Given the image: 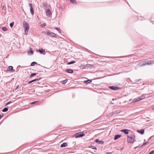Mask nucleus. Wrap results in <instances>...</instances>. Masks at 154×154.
I'll list each match as a JSON object with an SVG mask.
<instances>
[{
  "instance_id": "f03ea898",
  "label": "nucleus",
  "mask_w": 154,
  "mask_h": 154,
  "mask_svg": "<svg viewBox=\"0 0 154 154\" xmlns=\"http://www.w3.org/2000/svg\"><path fill=\"white\" fill-rule=\"evenodd\" d=\"M145 97L144 96H141L139 98H137L134 99L133 101H132V103L135 102H136L140 101L141 100L143 99Z\"/></svg>"
},
{
  "instance_id": "2eb2a0df",
  "label": "nucleus",
  "mask_w": 154,
  "mask_h": 154,
  "mask_svg": "<svg viewBox=\"0 0 154 154\" xmlns=\"http://www.w3.org/2000/svg\"><path fill=\"white\" fill-rule=\"evenodd\" d=\"M8 110V109L7 108H5L2 110V111L3 112H7Z\"/></svg>"
},
{
  "instance_id": "473e14b6",
  "label": "nucleus",
  "mask_w": 154,
  "mask_h": 154,
  "mask_svg": "<svg viewBox=\"0 0 154 154\" xmlns=\"http://www.w3.org/2000/svg\"><path fill=\"white\" fill-rule=\"evenodd\" d=\"M146 143H145V144H143V145H145V144H146Z\"/></svg>"
},
{
  "instance_id": "f3484780",
  "label": "nucleus",
  "mask_w": 154,
  "mask_h": 154,
  "mask_svg": "<svg viewBox=\"0 0 154 154\" xmlns=\"http://www.w3.org/2000/svg\"><path fill=\"white\" fill-rule=\"evenodd\" d=\"M13 69V67L12 66H9V67H8V70H9V71H10V70H11Z\"/></svg>"
},
{
  "instance_id": "9d476101",
  "label": "nucleus",
  "mask_w": 154,
  "mask_h": 154,
  "mask_svg": "<svg viewBox=\"0 0 154 154\" xmlns=\"http://www.w3.org/2000/svg\"><path fill=\"white\" fill-rule=\"evenodd\" d=\"M67 146V143H62L60 146L61 147H66Z\"/></svg>"
},
{
  "instance_id": "20e7f679",
  "label": "nucleus",
  "mask_w": 154,
  "mask_h": 154,
  "mask_svg": "<svg viewBox=\"0 0 154 154\" xmlns=\"http://www.w3.org/2000/svg\"><path fill=\"white\" fill-rule=\"evenodd\" d=\"M45 32L47 35L49 36L53 37L56 36V35L53 32H49L48 31H47Z\"/></svg>"
},
{
  "instance_id": "39448f33",
  "label": "nucleus",
  "mask_w": 154,
  "mask_h": 154,
  "mask_svg": "<svg viewBox=\"0 0 154 154\" xmlns=\"http://www.w3.org/2000/svg\"><path fill=\"white\" fill-rule=\"evenodd\" d=\"M129 130L128 129L122 130L121 131L125 133V134H128Z\"/></svg>"
},
{
  "instance_id": "0eeeda50",
  "label": "nucleus",
  "mask_w": 154,
  "mask_h": 154,
  "mask_svg": "<svg viewBox=\"0 0 154 154\" xmlns=\"http://www.w3.org/2000/svg\"><path fill=\"white\" fill-rule=\"evenodd\" d=\"M95 141L97 143H98L99 144H103L104 142L103 141L101 140H99V139H97L95 140Z\"/></svg>"
},
{
  "instance_id": "cd10ccee",
  "label": "nucleus",
  "mask_w": 154,
  "mask_h": 154,
  "mask_svg": "<svg viewBox=\"0 0 154 154\" xmlns=\"http://www.w3.org/2000/svg\"><path fill=\"white\" fill-rule=\"evenodd\" d=\"M70 1L73 3H74L75 2V0H70Z\"/></svg>"
},
{
  "instance_id": "c756f323",
  "label": "nucleus",
  "mask_w": 154,
  "mask_h": 154,
  "mask_svg": "<svg viewBox=\"0 0 154 154\" xmlns=\"http://www.w3.org/2000/svg\"><path fill=\"white\" fill-rule=\"evenodd\" d=\"M3 116V115H0V119Z\"/></svg>"
},
{
  "instance_id": "412c9836",
  "label": "nucleus",
  "mask_w": 154,
  "mask_h": 154,
  "mask_svg": "<svg viewBox=\"0 0 154 154\" xmlns=\"http://www.w3.org/2000/svg\"><path fill=\"white\" fill-rule=\"evenodd\" d=\"M36 64V63L35 62H32L31 63V66H34L35 65V64Z\"/></svg>"
},
{
  "instance_id": "5701e85b",
  "label": "nucleus",
  "mask_w": 154,
  "mask_h": 154,
  "mask_svg": "<svg viewBox=\"0 0 154 154\" xmlns=\"http://www.w3.org/2000/svg\"><path fill=\"white\" fill-rule=\"evenodd\" d=\"M67 80H63V81H62L61 82L62 84H64L66 82H67Z\"/></svg>"
},
{
  "instance_id": "393cba45",
  "label": "nucleus",
  "mask_w": 154,
  "mask_h": 154,
  "mask_svg": "<svg viewBox=\"0 0 154 154\" xmlns=\"http://www.w3.org/2000/svg\"><path fill=\"white\" fill-rule=\"evenodd\" d=\"M2 29L4 31H6L7 30V29L6 27H4L2 28Z\"/></svg>"
},
{
  "instance_id": "bb28decb",
  "label": "nucleus",
  "mask_w": 154,
  "mask_h": 154,
  "mask_svg": "<svg viewBox=\"0 0 154 154\" xmlns=\"http://www.w3.org/2000/svg\"><path fill=\"white\" fill-rule=\"evenodd\" d=\"M36 75V73H32L31 74V77L33 76L34 75Z\"/></svg>"
},
{
  "instance_id": "6ab92c4d",
  "label": "nucleus",
  "mask_w": 154,
  "mask_h": 154,
  "mask_svg": "<svg viewBox=\"0 0 154 154\" xmlns=\"http://www.w3.org/2000/svg\"><path fill=\"white\" fill-rule=\"evenodd\" d=\"M75 63V62L74 61H72L70 62H69L67 64H73Z\"/></svg>"
},
{
  "instance_id": "7ed1b4c3",
  "label": "nucleus",
  "mask_w": 154,
  "mask_h": 154,
  "mask_svg": "<svg viewBox=\"0 0 154 154\" xmlns=\"http://www.w3.org/2000/svg\"><path fill=\"white\" fill-rule=\"evenodd\" d=\"M84 133L81 134L80 133H77L74 135V136L75 138L79 137H82L85 135Z\"/></svg>"
},
{
  "instance_id": "9b49d317",
  "label": "nucleus",
  "mask_w": 154,
  "mask_h": 154,
  "mask_svg": "<svg viewBox=\"0 0 154 154\" xmlns=\"http://www.w3.org/2000/svg\"><path fill=\"white\" fill-rule=\"evenodd\" d=\"M110 88L112 90H116L118 89V88H117V87H114V86L110 87Z\"/></svg>"
},
{
  "instance_id": "a211bd4d",
  "label": "nucleus",
  "mask_w": 154,
  "mask_h": 154,
  "mask_svg": "<svg viewBox=\"0 0 154 154\" xmlns=\"http://www.w3.org/2000/svg\"><path fill=\"white\" fill-rule=\"evenodd\" d=\"M39 52L41 53L44 52L45 51V50L43 49H41V50H39Z\"/></svg>"
},
{
  "instance_id": "f257e3e1",
  "label": "nucleus",
  "mask_w": 154,
  "mask_h": 154,
  "mask_svg": "<svg viewBox=\"0 0 154 154\" xmlns=\"http://www.w3.org/2000/svg\"><path fill=\"white\" fill-rule=\"evenodd\" d=\"M23 26L25 28V32L26 34H27L28 32V29L29 28V25L26 23H23Z\"/></svg>"
},
{
  "instance_id": "72a5a7b5",
  "label": "nucleus",
  "mask_w": 154,
  "mask_h": 154,
  "mask_svg": "<svg viewBox=\"0 0 154 154\" xmlns=\"http://www.w3.org/2000/svg\"><path fill=\"white\" fill-rule=\"evenodd\" d=\"M34 103V102L32 103V104H33Z\"/></svg>"
},
{
  "instance_id": "6e6552de",
  "label": "nucleus",
  "mask_w": 154,
  "mask_h": 154,
  "mask_svg": "<svg viewBox=\"0 0 154 154\" xmlns=\"http://www.w3.org/2000/svg\"><path fill=\"white\" fill-rule=\"evenodd\" d=\"M137 131L138 132L141 134H143L144 132V131L143 129H141L140 130H137Z\"/></svg>"
},
{
  "instance_id": "1a4fd4ad",
  "label": "nucleus",
  "mask_w": 154,
  "mask_h": 154,
  "mask_svg": "<svg viewBox=\"0 0 154 154\" xmlns=\"http://www.w3.org/2000/svg\"><path fill=\"white\" fill-rule=\"evenodd\" d=\"M31 7V8H30V11L31 12V13L32 14H33V13H34V12L33 11V10H32V5L31 4H30L29 5Z\"/></svg>"
},
{
  "instance_id": "2f4dec72",
  "label": "nucleus",
  "mask_w": 154,
  "mask_h": 154,
  "mask_svg": "<svg viewBox=\"0 0 154 154\" xmlns=\"http://www.w3.org/2000/svg\"><path fill=\"white\" fill-rule=\"evenodd\" d=\"M94 149H97V148H94Z\"/></svg>"
},
{
  "instance_id": "aec40b11",
  "label": "nucleus",
  "mask_w": 154,
  "mask_h": 154,
  "mask_svg": "<svg viewBox=\"0 0 154 154\" xmlns=\"http://www.w3.org/2000/svg\"><path fill=\"white\" fill-rule=\"evenodd\" d=\"M14 25V22H12L11 23H10V26H11V27L12 28L13 26Z\"/></svg>"
},
{
  "instance_id": "a878e982",
  "label": "nucleus",
  "mask_w": 154,
  "mask_h": 154,
  "mask_svg": "<svg viewBox=\"0 0 154 154\" xmlns=\"http://www.w3.org/2000/svg\"><path fill=\"white\" fill-rule=\"evenodd\" d=\"M154 154V151H152L149 154Z\"/></svg>"
},
{
  "instance_id": "7c9ffc66",
  "label": "nucleus",
  "mask_w": 154,
  "mask_h": 154,
  "mask_svg": "<svg viewBox=\"0 0 154 154\" xmlns=\"http://www.w3.org/2000/svg\"><path fill=\"white\" fill-rule=\"evenodd\" d=\"M9 103H7L6 105H7Z\"/></svg>"
},
{
  "instance_id": "423d86ee",
  "label": "nucleus",
  "mask_w": 154,
  "mask_h": 154,
  "mask_svg": "<svg viewBox=\"0 0 154 154\" xmlns=\"http://www.w3.org/2000/svg\"><path fill=\"white\" fill-rule=\"evenodd\" d=\"M129 142L133 143L134 141V139L132 137H129L128 138Z\"/></svg>"
},
{
  "instance_id": "4468645a",
  "label": "nucleus",
  "mask_w": 154,
  "mask_h": 154,
  "mask_svg": "<svg viewBox=\"0 0 154 154\" xmlns=\"http://www.w3.org/2000/svg\"><path fill=\"white\" fill-rule=\"evenodd\" d=\"M92 81L90 80H88L87 81H85L84 82L85 83L88 84L91 82Z\"/></svg>"
},
{
  "instance_id": "4be33fe9",
  "label": "nucleus",
  "mask_w": 154,
  "mask_h": 154,
  "mask_svg": "<svg viewBox=\"0 0 154 154\" xmlns=\"http://www.w3.org/2000/svg\"><path fill=\"white\" fill-rule=\"evenodd\" d=\"M28 53L30 54H32L33 52L32 50H30V51L28 52Z\"/></svg>"
},
{
  "instance_id": "b1692460",
  "label": "nucleus",
  "mask_w": 154,
  "mask_h": 154,
  "mask_svg": "<svg viewBox=\"0 0 154 154\" xmlns=\"http://www.w3.org/2000/svg\"><path fill=\"white\" fill-rule=\"evenodd\" d=\"M37 79H34V80H32L31 81H30L28 83H29V84H30L32 82L35 81H36V80H37Z\"/></svg>"
},
{
  "instance_id": "dca6fc26",
  "label": "nucleus",
  "mask_w": 154,
  "mask_h": 154,
  "mask_svg": "<svg viewBox=\"0 0 154 154\" xmlns=\"http://www.w3.org/2000/svg\"><path fill=\"white\" fill-rule=\"evenodd\" d=\"M51 11L48 10H47L46 11V14L47 15H49L51 14Z\"/></svg>"
},
{
  "instance_id": "c85d7f7f",
  "label": "nucleus",
  "mask_w": 154,
  "mask_h": 154,
  "mask_svg": "<svg viewBox=\"0 0 154 154\" xmlns=\"http://www.w3.org/2000/svg\"><path fill=\"white\" fill-rule=\"evenodd\" d=\"M42 26H46V24H45V23H44V24H43L42 25Z\"/></svg>"
},
{
  "instance_id": "f8f14e48",
  "label": "nucleus",
  "mask_w": 154,
  "mask_h": 154,
  "mask_svg": "<svg viewBox=\"0 0 154 154\" xmlns=\"http://www.w3.org/2000/svg\"><path fill=\"white\" fill-rule=\"evenodd\" d=\"M66 71L69 73H72L73 72V70L70 69H67L66 70Z\"/></svg>"
},
{
  "instance_id": "ddd939ff",
  "label": "nucleus",
  "mask_w": 154,
  "mask_h": 154,
  "mask_svg": "<svg viewBox=\"0 0 154 154\" xmlns=\"http://www.w3.org/2000/svg\"><path fill=\"white\" fill-rule=\"evenodd\" d=\"M121 137V135H118L115 136L114 138L115 140H116Z\"/></svg>"
}]
</instances>
